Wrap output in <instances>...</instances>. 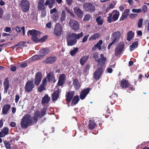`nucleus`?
Masks as SVG:
<instances>
[{"label": "nucleus", "instance_id": "1", "mask_svg": "<svg viewBox=\"0 0 149 149\" xmlns=\"http://www.w3.org/2000/svg\"><path fill=\"white\" fill-rule=\"evenodd\" d=\"M83 35V33L82 32L78 34L73 33L68 34L66 38L68 46H72L75 45L77 42V39H79L82 37Z\"/></svg>", "mask_w": 149, "mask_h": 149}, {"label": "nucleus", "instance_id": "2", "mask_svg": "<svg viewBox=\"0 0 149 149\" xmlns=\"http://www.w3.org/2000/svg\"><path fill=\"white\" fill-rule=\"evenodd\" d=\"M31 124H33L32 117L30 114H25L22 118L20 121L21 127L22 128H27Z\"/></svg>", "mask_w": 149, "mask_h": 149}, {"label": "nucleus", "instance_id": "3", "mask_svg": "<svg viewBox=\"0 0 149 149\" xmlns=\"http://www.w3.org/2000/svg\"><path fill=\"white\" fill-rule=\"evenodd\" d=\"M120 13L117 10H113L111 13L109 14V16L107 19V22L110 23L112 22L116 21L118 18Z\"/></svg>", "mask_w": 149, "mask_h": 149}, {"label": "nucleus", "instance_id": "4", "mask_svg": "<svg viewBox=\"0 0 149 149\" xmlns=\"http://www.w3.org/2000/svg\"><path fill=\"white\" fill-rule=\"evenodd\" d=\"M29 33L32 36L31 39L33 42L37 43L40 41V39L38 37V36L41 34L40 31L35 29H33L28 31L27 33L28 36Z\"/></svg>", "mask_w": 149, "mask_h": 149}, {"label": "nucleus", "instance_id": "5", "mask_svg": "<svg viewBox=\"0 0 149 149\" xmlns=\"http://www.w3.org/2000/svg\"><path fill=\"white\" fill-rule=\"evenodd\" d=\"M19 6L23 12H27L30 8L29 3L27 0H22L19 3Z\"/></svg>", "mask_w": 149, "mask_h": 149}, {"label": "nucleus", "instance_id": "6", "mask_svg": "<svg viewBox=\"0 0 149 149\" xmlns=\"http://www.w3.org/2000/svg\"><path fill=\"white\" fill-rule=\"evenodd\" d=\"M83 8L85 10L91 13H92L95 10V6L91 3H84L83 4Z\"/></svg>", "mask_w": 149, "mask_h": 149}, {"label": "nucleus", "instance_id": "7", "mask_svg": "<svg viewBox=\"0 0 149 149\" xmlns=\"http://www.w3.org/2000/svg\"><path fill=\"white\" fill-rule=\"evenodd\" d=\"M69 24L72 30L77 31L79 28V24L76 21L73 19H70L69 21Z\"/></svg>", "mask_w": 149, "mask_h": 149}, {"label": "nucleus", "instance_id": "8", "mask_svg": "<svg viewBox=\"0 0 149 149\" xmlns=\"http://www.w3.org/2000/svg\"><path fill=\"white\" fill-rule=\"evenodd\" d=\"M35 85L33 80H28L26 82L24 87L25 90L26 92H31L35 88Z\"/></svg>", "mask_w": 149, "mask_h": 149}, {"label": "nucleus", "instance_id": "9", "mask_svg": "<svg viewBox=\"0 0 149 149\" xmlns=\"http://www.w3.org/2000/svg\"><path fill=\"white\" fill-rule=\"evenodd\" d=\"M62 31V29L61 25L59 23H57L54 31V35L57 37L61 35Z\"/></svg>", "mask_w": 149, "mask_h": 149}, {"label": "nucleus", "instance_id": "10", "mask_svg": "<svg viewBox=\"0 0 149 149\" xmlns=\"http://www.w3.org/2000/svg\"><path fill=\"white\" fill-rule=\"evenodd\" d=\"M124 47V44L123 42H120L118 44L115 51V55L116 56L121 54Z\"/></svg>", "mask_w": 149, "mask_h": 149}, {"label": "nucleus", "instance_id": "11", "mask_svg": "<svg viewBox=\"0 0 149 149\" xmlns=\"http://www.w3.org/2000/svg\"><path fill=\"white\" fill-rule=\"evenodd\" d=\"M42 77V73L40 72H38L36 74L34 79V84L38 86L40 84Z\"/></svg>", "mask_w": 149, "mask_h": 149}, {"label": "nucleus", "instance_id": "12", "mask_svg": "<svg viewBox=\"0 0 149 149\" xmlns=\"http://www.w3.org/2000/svg\"><path fill=\"white\" fill-rule=\"evenodd\" d=\"M100 58L95 60V61L97 63L98 66L104 65L105 64V61L107 60L106 58L104 57V56L103 54H100Z\"/></svg>", "mask_w": 149, "mask_h": 149}, {"label": "nucleus", "instance_id": "13", "mask_svg": "<svg viewBox=\"0 0 149 149\" xmlns=\"http://www.w3.org/2000/svg\"><path fill=\"white\" fill-rule=\"evenodd\" d=\"M91 88H88L83 89L80 93L79 97L81 100L84 99L90 92Z\"/></svg>", "mask_w": 149, "mask_h": 149}, {"label": "nucleus", "instance_id": "14", "mask_svg": "<svg viewBox=\"0 0 149 149\" xmlns=\"http://www.w3.org/2000/svg\"><path fill=\"white\" fill-rule=\"evenodd\" d=\"M103 71L102 68L99 67L95 71L94 74V77L97 80H98L100 77Z\"/></svg>", "mask_w": 149, "mask_h": 149}, {"label": "nucleus", "instance_id": "15", "mask_svg": "<svg viewBox=\"0 0 149 149\" xmlns=\"http://www.w3.org/2000/svg\"><path fill=\"white\" fill-rule=\"evenodd\" d=\"M61 91L59 89L55 91L51 95L52 100L53 101H56L59 98Z\"/></svg>", "mask_w": 149, "mask_h": 149}, {"label": "nucleus", "instance_id": "16", "mask_svg": "<svg viewBox=\"0 0 149 149\" xmlns=\"http://www.w3.org/2000/svg\"><path fill=\"white\" fill-rule=\"evenodd\" d=\"M54 76L53 72H49L47 74V76L46 77V78H47V81L49 82L52 81L53 83H54L56 82V80L55 79Z\"/></svg>", "mask_w": 149, "mask_h": 149}, {"label": "nucleus", "instance_id": "17", "mask_svg": "<svg viewBox=\"0 0 149 149\" xmlns=\"http://www.w3.org/2000/svg\"><path fill=\"white\" fill-rule=\"evenodd\" d=\"M3 84L4 88V93H6L8 90L10 88L9 80L8 77L6 78L3 81Z\"/></svg>", "mask_w": 149, "mask_h": 149}, {"label": "nucleus", "instance_id": "18", "mask_svg": "<svg viewBox=\"0 0 149 149\" xmlns=\"http://www.w3.org/2000/svg\"><path fill=\"white\" fill-rule=\"evenodd\" d=\"M74 91L68 92L67 94L65 95L66 101L68 103L71 102L74 95Z\"/></svg>", "mask_w": 149, "mask_h": 149}, {"label": "nucleus", "instance_id": "19", "mask_svg": "<svg viewBox=\"0 0 149 149\" xmlns=\"http://www.w3.org/2000/svg\"><path fill=\"white\" fill-rule=\"evenodd\" d=\"M40 116V112L39 111L37 110L35 111L33 114V116L32 118V120L33 124H35L37 123Z\"/></svg>", "mask_w": 149, "mask_h": 149}, {"label": "nucleus", "instance_id": "20", "mask_svg": "<svg viewBox=\"0 0 149 149\" xmlns=\"http://www.w3.org/2000/svg\"><path fill=\"white\" fill-rule=\"evenodd\" d=\"M74 12L79 17H81L83 14V12L78 7H75L73 8Z\"/></svg>", "mask_w": 149, "mask_h": 149}, {"label": "nucleus", "instance_id": "21", "mask_svg": "<svg viewBox=\"0 0 149 149\" xmlns=\"http://www.w3.org/2000/svg\"><path fill=\"white\" fill-rule=\"evenodd\" d=\"M121 36V33L120 31H117L113 32L112 34V37L113 38V40L115 41H118Z\"/></svg>", "mask_w": 149, "mask_h": 149}, {"label": "nucleus", "instance_id": "22", "mask_svg": "<svg viewBox=\"0 0 149 149\" xmlns=\"http://www.w3.org/2000/svg\"><path fill=\"white\" fill-rule=\"evenodd\" d=\"M9 130L7 127H4L0 132V137H3L8 134L9 133Z\"/></svg>", "mask_w": 149, "mask_h": 149}, {"label": "nucleus", "instance_id": "23", "mask_svg": "<svg viewBox=\"0 0 149 149\" xmlns=\"http://www.w3.org/2000/svg\"><path fill=\"white\" fill-rule=\"evenodd\" d=\"M57 59L55 56H50L47 58L45 60V62L47 64L53 63Z\"/></svg>", "mask_w": 149, "mask_h": 149}, {"label": "nucleus", "instance_id": "24", "mask_svg": "<svg viewBox=\"0 0 149 149\" xmlns=\"http://www.w3.org/2000/svg\"><path fill=\"white\" fill-rule=\"evenodd\" d=\"M50 100V97L48 96V94L45 95L42 98L41 100L42 104H48Z\"/></svg>", "mask_w": 149, "mask_h": 149}, {"label": "nucleus", "instance_id": "25", "mask_svg": "<svg viewBox=\"0 0 149 149\" xmlns=\"http://www.w3.org/2000/svg\"><path fill=\"white\" fill-rule=\"evenodd\" d=\"M10 105L9 104H6L4 105L2 109V113L3 114H6L8 110L10 109Z\"/></svg>", "mask_w": 149, "mask_h": 149}, {"label": "nucleus", "instance_id": "26", "mask_svg": "<svg viewBox=\"0 0 149 149\" xmlns=\"http://www.w3.org/2000/svg\"><path fill=\"white\" fill-rule=\"evenodd\" d=\"M129 84L128 81L126 79H123L120 82V85L124 88L128 87Z\"/></svg>", "mask_w": 149, "mask_h": 149}, {"label": "nucleus", "instance_id": "27", "mask_svg": "<svg viewBox=\"0 0 149 149\" xmlns=\"http://www.w3.org/2000/svg\"><path fill=\"white\" fill-rule=\"evenodd\" d=\"M73 84L75 90H78L81 86V85L77 79H75L74 80Z\"/></svg>", "mask_w": 149, "mask_h": 149}, {"label": "nucleus", "instance_id": "28", "mask_svg": "<svg viewBox=\"0 0 149 149\" xmlns=\"http://www.w3.org/2000/svg\"><path fill=\"white\" fill-rule=\"evenodd\" d=\"M50 52V50L48 49H43L40 50V55L41 57H43L47 54Z\"/></svg>", "mask_w": 149, "mask_h": 149}, {"label": "nucleus", "instance_id": "29", "mask_svg": "<svg viewBox=\"0 0 149 149\" xmlns=\"http://www.w3.org/2000/svg\"><path fill=\"white\" fill-rule=\"evenodd\" d=\"M134 32H133L132 31H130L127 33V40L128 41H130L134 37Z\"/></svg>", "mask_w": 149, "mask_h": 149}, {"label": "nucleus", "instance_id": "30", "mask_svg": "<svg viewBox=\"0 0 149 149\" xmlns=\"http://www.w3.org/2000/svg\"><path fill=\"white\" fill-rule=\"evenodd\" d=\"M101 36V35L99 33H95L92 35L91 37H89L88 39L89 40H95L97 38H99Z\"/></svg>", "mask_w": 149, "mask_h": 149}, {"label": "nucleus", "instance_id": "31", "mask_svg": "<svg viewBox=\"0 0 149 149\" xmlns=\"http://www.w3.org/2000/svg\"><path fill=\"white\" fill-rule=\"evenodd\" d=\"M96 125V123H95L94 121L91 120H89L88 127L89 129L92 130L94 129Z\"/></svg>", "mask_w": 149, "mask_h": 149}, {"label": "nucleus", "instance_id": "32", "mask_svg": "<svg viewBox=\"0 0 149 149\" xmlns=\"http://www.w3.org/2000/svg\"><path fill=\"white\" fill-rule=\"evenodd\" d=\"M79 100L80 99L78 95H76V96H74L72 99V102H71V105H75L78 103Z\"/></svg>", "mask_w": 149, "mask_h": 149}, {"label": "nucleus", "instance_id": "33", "mask_svg": "<svg viewBox=\"0 0 149 149\" xmlns=\"http://www.w3.org/2000/svg\"><path fill=\"white\" fill-rule=\"evenodd\" d=\"M88 58V56H83L79 61V63L81 65H84L86 63Z\"/></svg>", "mask_w": 149, "mask_h": 149}, {"label": "nucleus", "instance_id": "34", "mask_svg": "<svg viewBox=\"0 0 149 149\" xmlns=\"http://www.w3.org/2000/svg\"><path fill=\"white\" fill-rule=\"evenodd\" d=\"M66 13L65 10H63L62 11L61 17L60 18V20L61 22H63L65 21L66 19Z\"/></svg>", "mask_w": 149, "mask_h": 149}, {"label": "nucleus", "instance_id": "35", "mask_svg": "<svg viewBox=\"0 0 149 149\" xmlns=\"http://www.w3.org/2000/svg\"><path fill=\"white\" fill-rule=\"evenodd\" d=\"M96 21L98 25H102L104 22V19L102 18L101 17L99 16L96 19Z\"/></svg>", "mask_w": 149, "mask_h": 149}, {"label": "nucleus", "instance_id": "36", "mask_svg": "<svg viewBox=\"0 0 149 149\" xmlns=\"http://www.w3.org/2000/svg\"><path fill=\"white\" fill-rule=\"evenodd\" d=\"M26 46L27 45L26 42L22 41L19 42L16 45H14L13 46L15 47L17 46H19V47H24V46L26 47Z\"/></svg>", "mask_w": 149, "mask_h": 149}, {"label": "nucleus", "instance_id": "37", "mask_svg": "<svg viewBox=\"0 0 149 149\" xmlns=\"http://www.w3.org/2000/svg\"><path fill=\"white\" fill-rule=\"evenodd\" d=\"M138 45V43L137 41L134 42L130 46V51H132L134 49L137 48Z\"/></svg>", "mask_w": 149, "mask_h": 149}, {"label": "nucleus", "instance_id": "38", "mask_svg": "<svg viewBox=\"0 0 149 149\" xmlns=\"http://www.w3.org/2000/svg\"><path fill=\"white\" fill-rule=\"evenodd\" d=\"M21 30L22 31V34L24 36L25 34V27L24 26H22L20 28V27L17 26L16 28V31L18 32H20L21 31Z\"/></svg>", "mask_w": 149, "mask_h": 149}, {"label": "nucleus", "instance_id": "39", "mask_svg": "<svg viewBox=\"0 0 149 149\" xmlns=\"http://www.w3.org/2000/svg\"><path fill=\"white\" fill-rule=\"evenodd\" d=\"M45 86L41 84L38 89V91L40 92H42L43 90H45Z\"/></svg>", "mask_w": 149, "mask_h": 149}, {"label": "nucleus", "instance_id": "40", "mask_svg": "<svg viewBox=\"0 0 149 149\" xmlns=\"http://www.w3.org/2000/svg\"><path fill=\"white\" fill-rule=\"evenodd\" d=\"M102 40H99L96 44L95 45L99 50H101V49L102 47L101 45L102 44Z\"/></svg>", "mask_w": 149, "mask_h": 149}, {"label": "nucleus", "instance_id": "41", "mask_svg": "<svg viewBox=\"0 0 149 149\" xmlns=\"http://www.w3.org/2000/svg\"><path fill=\"white\" fill-rule=\"evenodd\" d=\"M46 109L45 107L43 108L42 109L41 111V115H40V118H42L46 114Z\"/></svg>", "mask_w": 149, "mask_h": 149}, {"label": "nucleus", "instance_id": "42", "mask_svg": "<svg viewBox=\"0 0 149 149\" xmlns=\"http://www.w3.org/2000/svg\"><path fill=\"white\" fill-rule=\"evenodd\" d=\"M78 48L77 47H76L74 48L72 50H71L70 52V54L72 56H74L76 53L78 52Z\"/></svg>", "mask_w": 149, "mask_h": 149}, {"label": "nucleus", "instance_id": "43", "mask_svg": "<svg viewBox=\"0 0 149 149\" xmlns=\"http://www.w3.org/2000/svg\"><path fill=\"white\" fill-rule=\"evenodd\" d=\"M4 143L7 149H10V144L9 141L6 140L4 142Z\"/></svg>", "mask_w": 149, "mask_h": 149}, {"label": "nucleus", "instance_id": "44", "mask_svg": "<svg viewBox=\"0 0 149 149\" xmlns=\"http://www.w3.org/2000/svg\"><path fill=\"white\" fill-rule=\"evenodd\" d=\"M41 58L42 57L40 54L35 55L32 57V59L34 61L40 59H41Z\"/></svg>", "mask_w": 149, "mask_h": 149}, {"label": "nucleus", "instance_id": "45", "mask_svg": "<svg viewBox=\"0 0 149 149\" xmlns=\"http://www.w3.org/2000/svg\"><path fill=\"white\" fill-rule=\"evenodd\" d=\"M65 75L64 74H62L60 75L58 79L65 81Z\"/></svg>", "mask_w": 149, "mask_h": 149}, {"label": "nucleus", "instance_id": "46", "mask_svg": "<svg viewBox=\"0 0 149 149\" xmlns=\"http://www.w3.org/2000/svg\"><path fill=\"white\" fill-rule=\"evenodd\" d=\"M38 8L39 11L44 10L46 9V8L45 6V5H39L38 6Z\"/></svg>", "mask_w": 149, "mask_h": 149}, {"label": "nucleus", "instance_id": "47", "mask_svg": "<svg viewBox=\"0 0 149 149\" xmlns=\"http://www.w3.org/2000/svg\"><path fill=\"white\" fill-rule=\"evenodd\" d=\"M91 18V15L88 14L86 15L84 19V20L85 21H89Z\"/></svg>", "mask_w": 149, "mask_h": 149}, {"label": "nucleus", "instance_id": "48", "mask_svg": "<svg viewBox=\"0 0 149 149\" xmlns=\"http://www.w3.org/2000/svg\"><path fill=\"white\" fill-rule=\"evenodd\" d=\"M129 15V14H125V13H122V16L120 19V21L123 20L124 19L127 18V16Z\"/></svg>", "mask_w": 149, "mask_h": 149}, {"label": "nucleus", "instance_id": "49", "mask_svg": "<svg viewBox=\"0 0 149 149\" xmlns=\"http://www.w3.org/2000/svg\"><path fill=\"white\" fill-rule=\"evenodd\" d=\"M92 57L95 60L97 59L99 57L98 53L96 52H94L92 54Z\"/></svg>", "mask_w": 149, "mask_h": 149}, {"label": "nucleus", "instance_id": "50", "mask_svg": "<svg viewBox=\"0 0 149 149\" xmlns=\"http://www.w3.org/2000/svg\"><path fill=\"white\" fill-rule=\"evenodd\" d=\"M143 19L142 18L140 19L138 23V26L139 28L142 27L143 24Z\"/></svg>", "mask_w": 149, "mask_h": 149}, {"label": "nucleus", "instance_id": "51", "mask_svg": "<svg viewBox=\"0 0 149 149\" xmlns=\"http://www.w3.org/2000/svg\"><path fill=\"white\" fill-rule=\"evenodd\" d=\"M41 17H45L46 15V10H41Z\"/></svg>", "mask_w": 149, "mask_h": 149}, {"label": "nucleus", "instance_id": "52", "mask_svg": "<svg viewBox=\"0 0 149 149\" xmlns=\"http://www.w3.org/2000/svg\"><path fill=\"white\" fill-rule=\"evenodd\" d=\"M65 9L66 11L68 13H69L71 16L73 17H74L75 16L74 14L72 12H71L70 10L68 9L67 7H65Z\"/></svg>", "mask_w": 149, "mask_h": 149}, {"label": "nucleus", "instance_id": "53", "mask_svg": "<svg viewBox=\"0 0 149 149\" xmlns=\"http://www.w3.org/2000/svg\"><path fill=\"white\" fill-rule=\"evenodd\" d=\"M132 11L133 13H139L141 11V9L140 8H139L138 9L133 8L132 10Z\"/></svg>", "mask_w": 149, "mask_h": 149}, {"label": "nucleus", "instance_id": "54", "mask_svg": "<svg viewBox=\"0 0 149 149\" xmlns=\"http://www.w3.org/2000/svg\"><path fill=\"white\" fill-rule=\"evenodd\" d=\"M65 82V81L61 80V79H58L57 85L58 86H62Z\"/></svg>", "mask_w": 149, "mask_h": 149}, {"label": "nucleus", "instance_id": "55", "mask_svg": "<svg viewBox=\"0 0 149 149\" xmlns=\"http://www.w3.org/2000/svg\"><path fill=\"white\" fill-rule=\"evenodd\" d=\"M142 11H143V13H145L147 11V7L145 5H143L142 6Z\"/></svg>", "mask_w": 149, "mask_h": 149}, {"label": "nucleus", "instance_id": "56", "mask_svg": "<svg viewBox=\"0 0 149 149\" xmlns=\"http://www.w3.org/2000/svg\"><path fill=\"white\" fill-rule=\"evenodd\" d=\"M47 36H44L40 39V41L39 42H42L45 41L47 38Z\"/></svg>", "mask_w": 149, "mask_h": 149}, {"label": "nucleus", "instance_id": "57", "mask_svg": "<svg viewBox=\"0 0 149 149\" xmlns=\"http://www.w3.org/2000/svg\"><path fill=\"white\" fill-rule=\"evenodd\" d=\"M89 36V34H88L87 35L84 36V37L83 40H82V42L84 43L86 41V40H87L88 39V37Z\"/></svg>", "mask_w": 149, "mask_h": 149}, {"label": "nucleus", "instance_id": "58", "mask_svg": "<svg viewBox=\"0 0 149 149\" xmlns=\"http://www.w3.org/2000/svg\"><path fill=\"white\" fill-rule=\"evenodd\" d=\"M47 81L46 79V77L45 78L43 79L41 84L42 85V84L43 85H44V86H45V85H46L47 84Z\"/></svg>", "mask_w": 149, "mask_h": 149}, {"label": "nucleus", "instance_id": "59", "mask_svg": "<svg viewBox=\"0 0 149 149\" xmlns=\"http://www.w3.org/2000/svg\"><path fill=\"white\" fill-rule=\"evenodd\" d=\"M137 14H136L132 13L130 15L129 17L131 18H134L136 17Z\"/></svg>", "mask_w": 149, "mask_h": 149}, {"label": "nucleus", "instance_id": "60", "mask_svg": "<svg viewBox=\"0 0 149 149\" xmlns=\"http://www.w3.org/2000/svg\"><path fill=\"white\" fill-rule=\"evenodd\" d=\"M16 123L14 122H11L10 124V127H15L16 126Z\"/></svg>", "mask_w": 149, "mask_h": 149}, {"label": "nucleus", "instance_id": "61", "mask_svg": "<svg viewBox=\"0 0 149 149\" xmlns=\"http://www.w3.org/2000/svg\"><path fill=\"white\" fill-rule=\"evenodd\" d=\"M20 98L19 95H17L15 96V102L17 103Z\"/></svg>", "mask_w": 149, "mask_h": 149}, {"label": "nucleus", "instance_id": "62", "mask_svg": "<svg viewBox=\"0 0 149 149\" xmlns=\"http://www.w3.org/2000/svg\"><path fill=\"white\" fill-rule=\"evenodd\" d=\"M38 4V5H45L44 0H39Z\"/></svg>", "mask_w": 149, "mask_h": 149}, {"label": "nucleus", "instance_id": "63", "mask_svg": "<svg viewBox=\"0 0 149 149\" xmlns=\"http://www.w3.org/2000/svg\"><path fill=\"white\" fill-rule=\"evenodd\" d=\"M16 68L17 67L16 66H13L11 67L10 70L14 72L16 70Z\"/></svg>", "mask_w": 149, "mask_h": 149}, {"label": "nucleus", "instance_id": "64", "mask_svg": "<svg viewBox=\"0 0 149 149\" xmlns=\"http://www.w3.org/2000/svg\"><path fill=\"white\" fill-rule=\"evenodd\" d=\"M57 12V10L56 8H54L53 9H52L50 11V13L51 14H52L54 13Z\"/></svg>", "mask_w": 149, "mask_h": 149}]
</instances>
